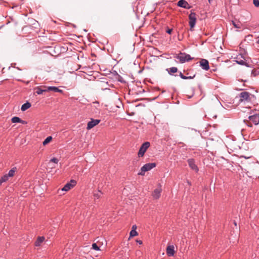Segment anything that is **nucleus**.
I'll return each mask as SVG.
<instances>
[{
	"mask_svg": "<svg viewBox=\"0 0 259 259\" xmlns=\"http://www.w3.org/2000/svg\"><path fill=\"white\" fill-rule=\"evenodd\" d=\"M244 122L249 127H252V124L257 125L259 123V114H254L248 116V120H244Z\"/></svg>",
	"mask_w": 259,
	"mask_h": 259,
	"instance_id": "1",
	"label": "nucleus"
},
{
	"mask_svg": "<svg viewBox=\"0 0 259 259\" xmlns=\"http://www.w3.org/2000/svg\"><path fill=\"white\" fill-rule=\"evenodd\" d=\"M252 95L248 92H242L236 98L239 99V103H248L251 101Z\"/></svg>",
	"mask_w": 259,
	"mask_h": 259,
	"instance_id": "2",
	"label": "nucleus"
},
{
	"mask_svg": "<svg viewBox=\"0 0 259 259\" xmlns=\"http://www.w3.org/2000/svg\"><path fill=\"white\" fill-rule=\"evenodd\" d=\"M174 58L178 59L181 63L189 62L193 59L190 55L182 52L178 54H176L174 56Z\"/></svg>",
	"mask_w": 259,
	"mask_h": 259,
	"instance_id": "3",
	"label": "nucleus"
},
{
	"mask_svg": "<svg viewBox=\"0 0 259 259\" xmlns=\"http://www.w3.org/2000/svg\"><path fill=\"white\" fill-rule=\"evenodd\" d=\"M156 165L155 163H148L144 164L141 168V171L138 173V175L144 176L146 171H148L155 167Z\"/></svg>",
	"mask_w": 259,
	"mask_h": 259,
	"instance_id": "4",
	"label": "nucleus"
},
{
	"mask_svg": "<svg viewBox=\"0 0 259 259\" xmlns=\"http://www.w3.org/2000/svg\"><path fill=\"white\" fill-rule=\"evenodd\" d=\"M150 144L149 142H145L141 146L138 155L139 157H143L147 151V149L150 147Z\"/></svg>",
	"mask_w": 259,
	"mask_h": 259,
	"instance_id": "5",
	"label": "nucleus"
},
{
	"mask_svg": "<svg viewBox=\"0 0 259 259\" xmlns=\"http://www.w3.org/2000/svg\"><path fill=\"white\" fill-rule=\"evenodd\" d=\"M196 14L195 13L191 12V13L189 15V25L190 26V29L192 30V28H194V27L195 25L196 22Z\"/></svg>",
	"mask_w": 259,
	"mask_h": 259,
	"instance_id": "6",
	"label": "nucleus"
},
{
	"mask_svg": "<svg viewBox=\"0 0 259 259\" xmlns=\"http://www.w3.org/2000/svg\"><path fill=\"white\" fill-rule=\"evenodd\" d=\"M76 184V182L75 180H71L70 182L67 183L65 185L63 188L62 189V191H68L71 188H72L74 186H75Z\"/></svg>",
	"mask_w": 259,
	"mask_h": 259,
	"instance_id": "7",
	"label": "nucleus"
},
{
	"mask_svg": "<svg viewBox=\"0 0 259 259\" xmlns=\"http://www.w3.org/2000/svg\"><path fill=\"white\" fill-rule=\"evenodd\" d=\"M187 162L189 167L195 172H197L199 171V168L197 165L195 164V161L193 158H190L187 160Z\"/></svg>",
	"mask_w": 259,
	"mask_h": 259,
	"instance_id": "8",
	"label": "nucleus"
},
{
	"mask_svg": "<svg viewBox=\"0 0 259 259\" xmlns=\"http://www.w3.org/2000/svg\"><path fill=\"white\" fill-rule=\"evenodd\" d=\"M235 59V61L237 64L249 67L248 64L245 61L244 57L242 55L239 54V55H237Z\"/></svg>",
	"mask_w": 259,
	"mask_h": 259,
	"instance_id": "9",
	"label": "nucleus"
},
{
	"mask_svg": "<svg viewBox=\"0 0 259 259\" xmlns=\"http://www.w3.org/2000/svg\"><path fill=\"white\" fill-rule=\"evenodd\" d=\"M228 148H230V150L233 151L240 149V147L238 145L237 143L234 141H232L228 143Z\"/></svg>",
	"mask_w": 259,
	"mask_h": 259,
	"instance_id": "10",
	"label": "nucleus"
},
{
	"mask_svg": "<svg viewBox=\"0 0 259 259\" xmlns=\"http://www.w3.org/2000/svg\"><path fill=\"white\" fill-rule=\"evenodd\" d=\"M177 6L178 7L186 9H190L191 8V6L188 4V3L185 0H180L178 1L177 3Z\"/></svg>",
	"mask_w": 259,
	"mask_h": 259,
	"instance_id": "11",
	"label": "nucleus"
},
{
	"mask_svg": "<svg viewBox=\"0 0 259 259\" xmlns=\"http://www.w3.org/2000/svg\"><path fill=\"white\" fill-rule=\"evenodd\" d=\"M201 67L205 70H208L209 69V62L205 59H201L199 62Z\"/></svg>",
	"mask_w": 259,
	"mask_h": 259,
	"instance_id": "12",
	"label": "nucleus"
},
{
	"mask_svg": "<svg viewBox=\"0 0 259 259\" xmlns=\"http://www.w3.org/2000/svg\"><path fill=\"white\" fill-rule=\"evenodd\" d=\"M100 121L101 120L100 119H92L91 120L88 122L87 128L88 130H90L92 128L95 126L99 124L100 122Z\"/></svg>",
	"mask_w": 259,
	"mask_h": 259,
	"instance_id": "13",
	"label": "nucleus"
},
{
	"mask_svg": "<svg viewBox=\"0 0 259 259\" xmlns=\"http://www.w3.org/2000/svg\"><path fill=\"white\" fill-rule=\"evenodd\" d=\"M160 187H161V186H160ZM161 191L162 189L161 188L155 189L152 193L153 198L156 199L159 198Z\"/></svg>",
	"mask_w": 259,
	"mask_h": 259,
	"instance_id": "14",
	"label": "nucleus"
},
{
	"mask_svg": "<svg viewBox=\"0 0 259 259\" xmlns=\"http://www.w3.org/2000/svg\"><path fill=\"white\" fill-rule=\"evenodd\" d=\"M166 253L169 256H172L175 254L174 246L173 245L168 246L166 248Z\"/></svg>",
	"mask_w": 259,
	"mask_h": 259,
	"instance_id": "15",
	"label": "nucleus"
},
{
	"mask_svg": "<svg viewBox=\"0 0 259 259\" xmlns=\"http://www.w3.org/2000/svg\"><path fill=\"white\" fill-rule=\"evenodd\" d=\"M47 92L52 91L55 93L58 92V93H63V90H60L57 87H52V86L48 87H47Z\"/></svg>",
	"mask_w": 259,
	"mask_h": 259,
	"instance_id": "16",
	"label": "nucleus"
},
{
	"mask_svg": "<svg viewBox=\"0 0 259 259\" xmlns=\"http://www.w3.org/2000/svg\"><path fill=\"white\" fill-rule=\"evenodd\" d=\"M36 93L37 94V95H41L44 92H47V87H45V86H44V87H37L36 89Z\"/></svg>",
	"mask_w": 259,
	"mask_h": 259,
	"instance_id": "17",
	"label": "nucleus"
},
{
	"mask_svg": "<svg viewBox=\"0 0 259 259\" xmlns=\"http://www.w3.org/2000/svg\"><path fill=\"white\" fill-rule=\"evenodd\" d=\"M45 239V238L44 236L38 237L35 242V245L36 246H40L41 243L44 241Z\"/></svg>",
	"mask_w": 259,
	"mask_h": 259,
	"instance_id": "18",
	"label": "nucleus"
},
{
	"mask_svg": "<svg viewBox=\"0 0 259 259\" xmlns=\"http://www.w3.org/2000/svg\"><path fill=\"white\" fill-rule=\"evenodd\" d=\"M166 70L167 71L168 73L170 75H173L174 73L178 72V69L176 67H172L169 68H167Z\"/></svg>",
	"mask_w": 259,
	"mask_h": 259,
	"instance_id": "19",
	"label": "nucleus"
},
{
	"mask_svg": "<svg viewBox=\"0 0 259 259\" xmlns=\"http://www.w3.org/2000/svg\"><path fill=\"white\" fill-rule=\"evenodd\" d=\"M30 107H31V104L29 102H27L26 103H24V104H23L22 105L21 110L22 111H24L26 110L27 109H28V108H29Z\"/></svg>",
	"mask_w": 259,
	"mask_h": 259,
	"instance_id": "20",
	"label": "nucleus"
},
{
	"mask_svg": "<svg viewBox=\"0 0 259 259\" xmlns=\"http://www.w3.org/2000/svg\"><path fill=\"white\" fill-rule=\"evenodd\" d=\"M103 194V193L100 191V190H98L96 192H95L93 194V195L95 197V199H99L102 195Z\"/></svg>",
	"mask_w": 259,
	"mask_h": 259,
	"instance_id": "21",
	"label": "nucleus"
},
{
	"mask_svg": "<svg viewBox=\"0 0 259 259\" xmlns=\"http://www.w3.org/2000/svg\"><path fill=\"white\" fill-rule=\"evenodd\" d=\"M17 168L16 167H13L10 169L7 174L9 177H12L14 176L15 171H16Z\"/></svg>",
	"mask_w": 259,
	"mask_h": 259,
	"instance_id": "22",
	"label": "nucleus"
},
{
	"mask_svg": "<svg viewBox=\"0 0 259 259\" xmlns=\"http://www.w3.org/2000/svg\"><path fill=\"white\" fill-rule=\"evenodd\" d=\"M9 176L7 174L5 175L0 178V184L6 182L8 180Z\"/></svg>",
	"mask_w": 259,
	"mask_h": 259,
	"instance_id": "23",
	"label": "nucleus"
},
{
	"mask_svg": "<svg viewBox=\"0 0 259 259\" xmlns=\"http://www.w3.org/2000/svg\"><path fill=\"white\" fill-rule=\"evenodd\" d=\"M232 23L234 27L238 29L241 28L242 25L240 22H238L236 23L235 21H232Z\"/></svg>",
	"mask_w": 259,
	"mask_h": 259,
	"instance_id": "24",
	"label": "nucleus"
},
{
	"mask_svg": "<svg viewBox=\"0 0 259 259\" xmlns=\"http://www.w3.org/2000/svg\"><path fill=\"white\" fill-rule=\"evenodd\" d=\"M52 140V137L51 136L48 137L43 142L42 144L43 145L45 146L47 144H48L49 143H50L51 140Z\"/></svg>",
	"mask_w": 259,
	"mask_h": 259,
	"instance_id": "25",
	"label": "nucleus"
},
{
	"mask_svg": "<svg viewBox=\"0 0 259 259\" xmlns=\"http://www.w3.org/2000/svg\"><path fill=\"white\" fill-rule=\"evenodd\" d=\"M11 121L13 123H20L21 118L17 116H14L12 118Z\"/></svg>",
	"mask_w": 259,
	"mask_h": 259,
	"instance_id": "26",
	"label": "nucleus"
},
{
	"mask_svg": "<svg viewBox=\"0 0 259 259\" xmlns=\"http://www.w3.org/2000/svg\"><path fill=\"white\" fill-rule=\"evenodd\" d=\"M138 232L136 230H131L130 234V237H133L138 235Z\"/></svg>",
	"mask_w": 259,
	"mask_h": 259,
	"instance_id": "27",
	"label": "nucleus"
},
{
	"mask_svg": "<svg viewBox=\"0 0 259 259\" xmlns=\"http://www.w3.org/2000/svg\"><path fill=\"white\" fill-rule=\"evenodd\" d=\"M92 248L95 250H99V247L97 245V244L95 243L92 244Z\"/></svg>",
	"mask_w": 259,
	"mask_h": 259,
	"instance_id": "28",
	"label": "nucleus"
},
{
	"mask_svg": "<svg viewBox=\"0 0 259 259\" xmlns=\"http://www.w3.org/2000/svg\"><path fill=\"white\" fill-rule=\"evenodd\" d=\"M251 74L253 76H255L259 74V71H258L257 70L253 69L251 71Z\"/></svg>",
	"mask_w": 259,
	"mask_h": 259,
	"instance_id": "29",
	"label": "nucleus"
},
{
	"mask_svg": "<svg viewBox=\"0 0 259 259\" xmlns=\"http://www.w3.org/2000/svg\"><path fill=\"white\" fill-rule=\"evenodd\" d=\"M253 4L256 7H259V0H253Z\"/></svg>",
	"mask_w": 259,
	"mask_h": 259,
	"instance_id": "30",
	"label": "nucleus"
},
{
	"mask_svg": "<svg viewBox=\"0 0 259 259\" xmlns=\"http://www.w3.org/2000/svg\"><path fill=\"white\" fill-rule=\"evenodd\" d=\"M58 159L55 157H54L50 160V162H52L56 164L58 163Z\"/></svg>",
	"mask_w": 259,
	"mask_h": 259,
	"instance_id": "31",
	"label": "nucleus"
},
{
	"mask_svg": "<svg viewBox=\"0 0 259 259\" xmlns=\"http://www.w3.org/2000/svg\"><path fill=\"white\" fill-rule=\"evenodd\" d=\"M179 76H180V77L182 79H186L187 76H186L184 75H183V73L181 72H180Z\"/></svg>",
	"mask_w": 259,
	"mask_h": 259,
	"instance_id": "32",
	"label": "nucleus"
},
{
	"mask_svg": "<svg viewBox=\"0 0 259 259\" xmlns=\"http://www.w3.org/2000/svg\"><path fill=\"white\" fill-rule=\"evenodd\" d=\"M172 31V29H169V28H167L166 30V32L168 33V34H171V32Z\"/></svg>",
	"mask_w": 259,
	"mask_h": 259,
	"instance_id": "33",
	"label": "nucleus"
},
{
	"mask_svg": "<svg viewBox=\"0 0 259 259\" xmlns=\"http://www.w3.org/2000/svg\"><path fill=\"white\" fill-rule=\"evenodd\" d=\"M20 123L23 124H27V122L26 121L23 120L21 119V121H20Z\"/></svg>",
	"mask_w": 259,
	"mask_h": 259,
	"instance_id": "34",
	"label": "nucleus"
},
{
	"mask_svg": "<svg viewBox=\"0 0 259 259\" xmlns=\"http://www.w3.org/2000/svg\"><path fill=\"white\" fill-rule=\"evenodd\" d=\"M137 229V226L136 225H134L132 226V230H136Z\"/></svg>",
	"mask_w": 259,
	"mask_h": 259,
	"instance_id": "35",
	"label": "nucleus"
},
{
	"mask_svg": "<svg viewBox=\"0 0 259 259\" xmlns=\"http://www.w3.org/2000/svg\"><path fill=\"white\" fill-rule=\"evenodd\" d=\"M136 242H137L138 244H140V245H141V244H142L143 243L142 241V240H136Z\"/></svg>",
	"mask_w": 259,
	"mask_h": 259,
	"instance_id": "36",
	"label": "nucleus"
},
{
	"mask_svg": "<svg viewBox=\"0 0 259 259\" xmlns=\"http://www.w3.org/2000/svg\"><path fill=\"white\" fill-rule=\"evenodd\" d=\"M193 77H194V76H193V77L191 76H187L186 79H192V78H193Z\"/></svg>",
	"mask_w": 259,
	"mask_h": 259,
	"instance_id": "37",
	"label": "nucleus"
},
{
	"mask_svg": "<svg viewBox=\"0 0 259 259\" xmlns=\"http://www.w3.org/2000/svg\"><path fill=\"white\" fill-rule=\"evenodd\" d=\"M187 182L189 186H191V182H190L189 180H187Z\"/></svg>",
	"mask_w": 259,
	"mask_h": 259,
	"instance_id": "38",
	"label": "nucleus"
},
{
	"mask_svg": "<svg viewBox=\"0 0 259 259\" xmlns=\"http://www.w3.org/2000/svg\"><path fill=\"white\" fill-rule=\"evenodd\" d=\"M258 40L257 41V43L259 44V36H258Z\"/></svg>",
	"mask_w": 259,
	"mask_h": 259,
	"instance_id": "39",
	"label": "nucleus"
},
{
	"mask_svg": "<svg viewBox=\"0 0 259 259\" xmlns=\"http://www.w3.org/2000/svg\"><path fill=\"white\" fill-rule=\"evenodd\" d=\"M208 1L209 3H210V2H211V1L212 0H208Z\"/></svg>",
	"mask_w": 259,
	"mask_h": 259,
	"instance_id": "40",
	"label": "nucleus"
}]
</instances>
